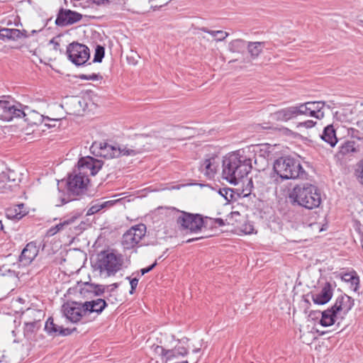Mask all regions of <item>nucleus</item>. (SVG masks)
Segmentation results:
<instances>
[{"mask_svg": "<svg viewBox=\"0 0 363 363\" xmlns=\"http://www.w3.org/2000/svg\"><path fill=\"white\" fill-rule=\"evenodd\" d=\"M223 164L222 178L227 182H238L247 177L252 169V160L243 150L229 153L222 160L216 155L207 156L201 162L199 170L207 179H215Z\"/></svg>", "mask_w": 363, "mask_h": 363, "instance_id": "obj_1", "label": "nucleus"}, {"mask_svg": "<svg viewBox=\"0 0 363 363\" xmlns=\"http://www.w3.org/2000/svg\"><path fill=\"white\" fill-rule=\"evenodd\" d=\"M292 205H298L307 209L318 208L321 203L320 190L311 183H298L289 192Z\"/></svg>", "mask_w": 363, "mask_h": 363, "instance_id": "obj_2", "label": "nucleus"}, {"mask_svg": "<svg viewBox=\"0 0 363 363\" xmlns=\"http://www.w3.org/2000/svg\"><path fill=\"white\" fill-rule=\"evenodd\" d=\"M91 148L96 155L104 158H113L120 155L134 156L142 153L145 150L143 145L138 143L130 147H117L104 142H95L92 144Z\"/></svg>", "mask_w": 363, "mask_h": 363, "instance_id": "obj_3", "label": "nucleus"}, {"mask_svg": "<svg viewBox=\"0 0 363 363\" xmlns=\"http://www.w3.org/2000/svg\"><path fill=\"white\" fill-rule=\"evenodd\" d=\"M103 162L92 157H82L77 167L68 174L67 182H89V177L96 175L101 169Z\"/></svg>", "mask_w": 363, "mask_h": 363, "instance_id": "obj_4", "label": "nucleus"}, {"mask_svg": "<svg viewBox=\"0 0 363 363\" xmlns=\"http://www.w3.org/2000/svg\"><path fill=\"white\" fill-rule=\"evenodd\" d=\"M274 172L282 179H306V172L294 159L282 157L277 159L273 167Z\"/></svg>", "mask_w": 363, "mask_h": 363, "instance_id": "obj_5", "label": "nucleus"}, {"mask_svg": "<svg viewBox=\"0 0 363 363\" xmlns=\"http://www.w3.org/2000/svg\"><path fill=\"white\" fill-rule=\"evenodd\" d=\"M57 206H61L71 201L75 200L78 196L87 194L89 183H57Z\"/></svg>", "mask_w": 363, "mask_h": 363, "instance_id": "obj_6", "label": "nucleus"}, {"mask_svg": "<svg viewBox=\"0 0 363 363\" xmlns=\"http://www.w3.org/2000/svg\"><path fill=\"white\" fill-rule=\"evenodd\" d=\"M121 255L113 251L104 250L98 255L97 267L101 272H106L108 276L115 274L123 265Z\"/></svg>", "mask_w": 363, "mask_h": 363, "instance_id": "obj_7", "label": "nucleus"}, {"mask_svg": "<svg viewBox=\"0 0 363 363\" xmlns=\"http://www.w3.org/2000/svg\"><path fill=\"white\" fill-rule=\"evenodd\" d=\"M21 108V104L13 101L0 100V120L10 121L14 118H25V121L30 123Z\"/></svg>", "mask_w": 363, "mask_h": 363, "instance_id": "obj_8", "label": "nucleus"}, {"mask_svg": "<svg viewBox=\"0 0 363 363\" xmlns=\"http://www.w3.org/2000/svg\"><path fill=\"white\" fill-rule=\"evenodd\" d=\"M146 233V226L138 224L131 227L123 235L122 245L125 250H131L137 247Z\"/></svg>", "mask_w": 363, "mask_h": 363, "instance_id": "obj_9", "label": "nucleus"}, {"mask_svg": "<svg viewBox=\"0 0 363 363\" xmlns=\"http://www.w3.org/2000/svg\"><path fill=\"white\" fill-rule=\"evenodd\" d=\"M155 352L162 357L164 363H189L188 360L179 361L181 357L188 354V350L183 346H176L172 350H166L162 346H156Z\"/></svg>", "mask_w": 363, "mask_h": 363, "instance_id": "obj_10", "label": "nucleus"}, {"mask_svg": "<svg viewBox=\"0 0 363 363\" xmlns=\"http://www.w3.org/2000/svg\"><path fill=\"white\" fill-rule=\"evenodd\" d=\"M325 106V102L318 101H308L306 103L300 104L296 106V116H305L308 117H313L316 119H322L325 113L323 111Z\"/></svg>", "mask_w": 363, "mask_h": 363, "instance_id": "obj_11", "label": "nucleus"}, {"mask_svg": "<svg viewBox=\"0 0 363 363\" xmlns=\"http://www.w3.org/2000/svg\"><path fill=\"white\" fill-rule=\"evenodd\" d=\"M68 58L77 66L84 65L90 57L89 49L84 45L72 43L67 49Z\"/></svg>", "mask_w": 363, "mask_h": 363, "instance_id": "obj_12", "label": "nucleus"}, {"mask_svg": "<svg viewBox=\"0 0 363 363\" xmlns=\"http://www.w3.org/2000/svg\"><path fill=\"white\" fill-rule=\"evenodd\" d=\"M177 223L183 229L189 230L191 232H198L203 226L204 221L199 214H191L182 212L177 218Z\"/></svg>", "mask_w": 363, "mask_h": 363, "instance_id": "obj_13", "label": "nucleus"}, {"mask_svg": "<svg viewBox=\"0 0 363 363\" xmlns=\"http://www.w3.org/2000/svg\"><path fill=\"white\" fill-rule=\"evenodd\" d=\"M62 311L66 318L72 323L79 321L83 315L87 314L84 303L75 301L67 302L63 304Z\"/></svg>", "mask_w": 363, "mask_h": 363, "instance_id": "obj_14", "label": "nucleus"}, {"mask_svg": "<svg viewBox=\"0 0 363 363\" xmlns=\"http://www.w3.org/2000/svg\"><path fill=\"white\" fill-rule=\"evenodd\" d=\"M82 18V14L76 11L61 9L58 12L55 24L58 26H66L79 21Z\"/></svg>", "mask_w": 363, "mask_h": 363, "instance_id": "obj_15", "label": "nucleus"}, {"mask_svg": "<svg viewBox=\"0 0 363 363\" xmlns=\"http://www.w3.org/2000/svg\"><path fill=\"white\" fill-rule=\"evenodd\" d=\"M38 247L35 242H30L28 243L19 256V262L24 266L30 264L38 255Z\"/></svg>", "mask_w": 363, "mask_h": 363, "instance_id": "obj_16", "label": "nucleus"}, {"mask_svg": "<svg viewBox=\"0 0 363 363\" xmlns=\"http://www.w3.org/2000/svg\"><path fill=\"white\" fill-rule=\"evenodd\" d=\"M353 306L354 299L346 294H343L336 298L332 308L337 313L342 312L343 314H346L352 309Z\"/></svg>", "mask_w": 363, "mask_h": 363, "instance_id": "obj_17", "label": "nucleus"}, {"mask_svg": "<svg viewBox=\"0 0 363 363\" xmlns=\"http://www.w3.org/2000/svg\"><path fill=\"white\" fill-rule=\"evenodd\" d=\"M332 296V286L327 282L319 293L312 294V300L315 304L324 305L330 301Z\"/></svg>", "mask_w": 363, "mask_h": 363, "instance_id": "obj_18", "label": "nucleus"}, {"mask_svg": "<svg viewBox=\"0 0 363 363\" xmlns=\"http://www.w3.org/2000/svg\"><path fill=\"white\" fill-rule=\"evenodd\" d=\"M272 119L277 121H288L296 116V106H289L285 108L280 109L271 115Z\"/></svg>", "mask_w": 363, "mask_h": 363, "instance_id": "obj_19", "label": "nucleus"}, {"mask_svg": "<svg viewBox=\"0 0 363 363\" xmlns=\"http://www.w3.org/2000/svg\"><path fill=\"white\" fill-rule=\"evenodd\" d=\"M340 278L343 281L350 285V288L352 291L355 292L357 291L359 286V277L354 270L349 272L341 273Z\"/></svg>", "mask_w": 363, "mask_h": 363, "instance_id": "obj_20", "label": "nucleus"}, {"mask_svg": "<svg viewBox=\"0 0 363 363\" xmlns=\"http://www.w3.org/2000/svg\"><path fill=\"white\" fill-rule=\"evenodd\" d=\"M106 306L107 303L106 301L102 298L84 302L85 310L87 313H96L99 314L104 311Z\"/></svg>", "mask_w": 363, "mask_h": 363, "instance_id": "obj_21", "label": "nucleus"}, {"mask_svg": "<svg viewBox=\"0 0 363 363\" xmlns=\"http://www.w3.org/2000/svg\"><path fill=\"white\" fill-rule=\"evenodd\" d=\"M80 294L85 296L86 293H92L94 295L99 296L106 292V286L104 285H94L85 282L83 287L79 289Z\"/></svg>", "mask_w": 363, "mask_h": 363, "instance_id": "obj_22", "label": "nucleus"}, {"mask_svg": "<svg viewBox=\"0 0 363 363\" xmlns=\"http://www.w3.org/2000/svg\"><path fill=\"white\" fill-rule=\"evenodd\" d=\"M321 138L331 147L335 146L337 143V138L333 125H328L324 128Z\"/></svg>", "mask_w": 363, "mask_h": 363, "instance_id": "obj_23", "label": "nucleus"}, {"mask_svg": "<svg viewBox=\"0 0 363 363\" xmlns=\"http://www.w3.org/2000/svg\"><path fill=\"white\" fill-rule=\"evenodd\" d=\"M337 314V313L332 307L322 312V318L320 320V323L324 327L333 325L335 322Z\"/></svg>", "mask_w": 363, "mask_h": 363, "instance_id": "obj_24", "label": "nucleus"}, {"mask_svg": "<svg viewBox=\"0 0 363 363\" xmlns=\"http://www.w3.org/2000/svg\"><path fill=\"white\" fill-rule=\"evenodd\" d=\"M22 36H26L23 33L15 28H2L0 30V38L5 40H16Z\"/></svg>", "mask_w": 363, "mask_h": 363, "instance_id": "obj_25", "label": "nucleus"}, {"mask_svg": "<svg viewBox=\"0 0 363 363\" xmlns=\"http://www.w3.org/2000/svg\"><path fill=\"white\" fill-rule=\"evenodd\" d=\"M78 217L79 216H72V217H70L69 218L63 220L60 223L50 228L48 232V235H55L57 233L63 230L65 227L74 223L75 222V220L78 218Z\"/></svg>", "mask_w": 363, "mask_h": 363, "instance_id": "obj_26", "label": "nucleus"}, {"mask_svg": "<svg viewBox=\"0 0 363 363\" xmlns=\"http://www.w3.org/2000/svg\"><path fill=\"white\" fill-rule=\"evenodd\" d=\"M40 320H34L31 322L25 323L23 328L24 336L29 339L31 338L34 333L40 328Z\"/></svg>", "mask_w": 363, "mask_h": 363, "instance_id": "obj_27", "label": "nucleus"}, {"mask_svg": "<svg viewBox=\"0 0 363 363\" xmlns=\"http://www.w3.org/2000/svg\"><path fill=\"white\" fill-rule=\"evenodd\" d=\"M24 208L23 203L16 205L13 208L6 209V216L11 219H21L25 215V213H22L21 209Z\"/></svg>", "mask_w": 363, "mask_h": 363, "instance_id": "obj_28", "label": "nucleus"}, {"mask_svg": "<svg viewBox=\"0 0 363 363\" xmlns=\"http://www.w3.org/2000/svg\"><path fill=\"white\" fill-rule=\"evenodd\" d=\"M264 45V43L261 42H250L247 45L248 52L252 57L255 58L262 51Z\"/></svg>", "mask_w": 363, "mask_h": 363, "instance_id": "obj_29", "label": "nucleus"}, {"mask_svg": "<svg viewBox=\"0 0 363 363\" xmlns=\"http://www.w3.org/2000/svg\"><path fill=\"white\" fill-rule=\"evenodd\" d=\"M62 326H60L54 323L52 317H50L45 325V330L49 335H57L59 330Z\"/></svg>", "mask_w": 363, "mask_h": 363, "instance_id": "obj_30", "label": "nucleus"}, {"mask_svg": "<svg viewBox=\"0 0 363 363\" xmlns=\"http://www.w3.org/2000/svg\"><path fill=\"white\" fill-rule=\"evenodd\" d=\"M200 30L210 34L217 41H222L228 36V33L223 30H211L206 28H201Z\"/></svg>", "mask_w": 363, "mask_h": 363, "instance_id": "obj_31", "label": "nucleus"}, {"mask_svg": "<svg viewBox=\"0 0 363 363\" xmlns=\"http://www.w3.org/2000/svg\"><path fill=\"white\" fill-rule=\"evenodd\" d=\"M356 143L354 141H346L345 142L340 149V152L342 155H347L350 152H357Z\"/></svg>", "mask_w": 363, "mask_h": 363, "instance_id": "obj_32", "label": "nucleus"}, {"mask_svg": "<svg viewBox=\"0 0 363 363\" xmlns=\"http://www.w3.org/2000/svg\"><path fill=\"white\" fill-rule=\"evenodd\" d=\"M241 218L242 216L238 211H233L227 216L225 221L228 225L238 226V223L241 222Z\"/></svg>", "mask_w": 363, "mask_h": 363, "instance_id": "obj_33", "label": "nucleus"}, {"mask_svg": "<svg viewBox=\"0 0 363 363\" xmlns=\"http://www.w3.org/2000/svg\"><path fill=\"white\" fill-rule=\"evenodd\" d=\"M252 188L253 183H246V186L245 188H242V189H237L238 195L242 197H247L251 194Z\"/></svg>", "mask_w": 363, "mask_h": 363, "instance_id": "obj_34", "label": "nucleus"}, {"mask_svg": "<svg viewBox=\"0 0 363 363\" xmlns=\"http://www.w3.org/2000/svg\"><path fill=\"white\" fill-rule=\"evenodd\" d=\"M104 56V48L102 46L98 45L96 48L94 62H101Z\"/></svg>", "mask_w": 363, "mask_h": 363, "instance_id": "obj_35", "label": "nucleus"}, {"mask_svg": "<svg viewBox=\"0 0 363 363\" xmlns=\"http://www.w3.org/2000/svg\"><path fill=\"white\" fill-rule=\"evenodd\" d=\"M240 230L246 235H250L254 233L255 228L251 223L247 222L242 225Z\"/></svg>", "mask_w": 363, "mask_h": 363, "instance_id": "obj_36", "label": "nucleus"}, {"mask_svg": "<svg viewBox=\"0 0 363 363\" xmlns=\"http://www.w3.org/2000/svg\"><path fill=\"white\" fill-rule=\"evenodd\" d=\"M102 204L101 203L99 202V203H96L94 205H92L87 211V213H86V215L87 216H91V215H94L96 213H98L99 211H100L101 210L104 209L103 207L101 206Z\"/></svg>", "mask_w": 363, "mask_h": 363, "instance_id": "obj_37", "label": "nucleus"}, {"mask_svg": "<svg viewBox=\"0 0 363 363\" xmlns=\"http://www.w3.org/2000/svg\"><path fill=\"white\" fill-rule=\"evenodd\" d=\"M233 190L228 188L220 189L218 191L219 194L223 196L227 201H230L233 199L232 193Z\"/></svg>", "mask_w": 363, "mask_h": 363, "instance_id": "obj_38", "label": "nucleus"}, {"mask_svg": "<svg viewBox=\"0 0 363 363\" xmlns=\"http://www.w3.org/2000/svg\"><path fill=\"white\" fill-rule=\"evenodd\" d=\"M122 200H123V199H117L109 200L107 201L101 202V204H102L101 206L103 207V208H110V207H112L113 206H114L116 203L121 202Z\"/></svg>", "mask_w": 363, "mask_h": 363, "instance_id": "obj_39", "label": "nucleus"}, {"mask_svg": "<svg viewBox=\"0 0 363 363\" xmlns=\"http://www.w3.org/2000/svg\"><path fill=\"white\" fill-rule=\"evenodd\" d=\"M126 279L130 281V290L129 293L130 294H133L138 284V278L130 279V277H126Z\"/></svg>", "mask_w": 363, "mask_h": 363, "instance_id": "obj_40", "label": "nucleus"}, {"mask_svg": "<svg viewBox=\"0 0 363 363\" xmlns=\"http://www.w3.org/2000/svg\"><path fill=\"white\" fill-rule=\"evenodd\" d=\"M316 124L315 121H313V120H308L304 122L299 123L297 125V127H303L306 128H311Z\"/></svg>", "mask_w": 363, "mask_h": 363, "instance_id": "obj_41", "label": "nucleus"}, {"mask_svg": "<svg viewBox=\"0 0 363 363\" xmlns=\"http://www.w3.org/2000/svg\"><path fill=\"white\" fill-rule=\"evenodd\" d=\"M74 330H76V328L71 330L69 328H64L62 327L60 328L57 335L67 336L71 335Z\"/></svg>", "mask_w": 363, "mask_h": 363, "instance_id": "obj_42", "label": "nucleus"}, {"mask_svg": "<svg viewBox=\"0 0 363 363\" xmlns=\"http://www.w3.org/2000/svg\"><path fill=\"white\" fill-rule=\"evenodd\" d=\"M195 184H199L201 186H205L206 185L203 184L202 183H196V182H194V183H187L186 185H195ZM186 186V184H182V185H177V186H172L171 187L169 188H167L169 190H174V189H179L182 186Z\"/></svg>", "mask_w": 363, "mask_h": 363, "instance_id": "obj_43", "label": "nucleus"}, {"mask_svg": "<svg viewBox=\"0 0 363 363\" xmlns=\"http://www.w3.org/2000/svg\"><path fill=\"white\" fill-rule=\"evenodd\" d=\"M157 264V260L152 264H151L150 266L146 267V268H143V269H140V272H141V275H144L146 273H148L149 272H150L151 270H152L155 266Z\"/></svg>", "mask_w": 363, "mask_h": 363, "instance_id": "obj_44", "label": "nucleus"}, {"mask_svg": "<svg viewBox=\"0 0 363 363\" xmlns=\"http://www.w3.org/2000/svg\"><path fill=\"white\" fill-rule=\"evenodd\" d=\"M80 78L82 79H86V80H96V79H98V75L96 74H89V75L82 74L80 76Z\"/></svg>", "mask_w": 363, "mask_h": 363, "instance_id": "obj_45", "label": "nucleus"}, {"mask_svg": "<svg viewBox=\"0 0 363 363\" xmlns=\"http://www.w3.org/2000/svg\"><path fill=\"white\" fill-rule=\"evenodd\" d=\"M356 172H357V177L361 178L363 180V160L358 165Z\"/></svg>", "mask_w": 363, "mask_h": 363, "instance_id": "obj_46", "label": "nucleus"}, {"mask_svg": "<svg viewBox=\"0 0 363 363\" xmlns=\"http://www.w3.org/2000/svg\"><path fill=\"white\" fill-rule=\"evenodd\" d=\"M118 284L115 283L109 286H106V292H113L118 288Z\"/></svg>", "mask_w": 363, "mask_h": 363, "instance_id": "obj_47", "label": "nucleus"}, {"mask_svg": "<svg viewBox=\"0 0 363 363\" xmlns=\"http://www.w3.org/2000/svg\"><path fill=\"white\" fill-rule=\"evenodd\" d=\"M214 223L218 224L219 226L225 225V223L222 218H215Z\"/></svg>", "mask_w": 363, "mask_h": 363, "instance_id": "obj_48", "label": "nucleus"}, {"mask_svg": "<svg viewBox=\"0 0 363 363\" xmlns=\"http://www.w3.org/2000/svg\"><path fill=\"white\" fill-rule=\"evenodd\" d=\"M90 1L96 5L104 4L108 1V0H90Z\"/></svg>", "mask_w": 363, "mask_h": 363, "instance_id": "obj_49", "label": "nucleus"}, {"mask_svg": "<svg viewBox=\"0 0 363 363\" xmlns=\"http://www.w3.org/2000/svg\"><path fill=\"white\" fill-rule=\"evenodd\" d=\"M250 171H251V169H250ZM250 174V173H248L247 174ZM245 179L247 180L248 182H252V178H251V177H250V178H248V175H247V177H244V179H242L238 180V182L243 181V182H245Z\"/></svg>", "mask_w": 363, "mask_h": 363, "instance_id": "obj_50", "label": "nucleus"}, {"mask_svg": "<svg viewBox=\"0 0 363 363\" xmlns=\"http://www.w3.org/2000/svg\"><path fill=\"white\" fill-rule=\"evenodd\" d=\"M50 43H54L55 44V46H54V49L55 50H57L58 48L60 47V44L57 42H54V40H50Z\"/></svg>", "mask_w": 363, "mask_h": 363, "instance_id": "obj_51", "label": "nucleus"}, {"mask_svg": "<svg viewBox=\"0 0 363 363\" xmlns=\"http://www.w3.org/2000/svg\"><path fill=\"white\" fill-rule=\"evenodd\" d=\"M13 173V172H11V173L7 176L8 179H9L10 182H15V181H16V178H13V177H12V175H11Z\"/></svg>", "mask_w": 363, "mask_h": 363, "instance_id": "obj_52", "label": "nucleus"}, {"mask_svg": "<svg viewBox=\"0 0 363 363\" xmlns=\"http://www.w3.org/2000/svg\"><path fill=\"white\" fill-rule=\"evenodd\" d=\"M201 238H191V239H189L186 242H193V241H196V240H199Z\"/></svg>", "mask_w": 363, "mask_h": 363, "instance_id": "obj_53", "label": "nucleus"}, {"mask_svg": "<svg viewBox=\"0 0 363 363\" xmlns=\"http://www.w3.org/2000/svg\"><path fill=\"white\" fill-rule=\"evenodd\" d=\"M4 189H6L5 186H4L2 188L0 186V193H4L5 192Z\"/></svg>", "mask_w": 363, "mask_h": 363, "instance_id": "obj_54", "label": "nucleus"}, {"mask_svg": "<svg viewBox=\"0 0 363 363\" xmlns=\"http://www.w3.org/2000/svg\"><path fill=\"white\" fill-rule=\"evenodd\" d=\"M201 349L200 348H196V349H194L193 350V352L194 353H199L200 352Z\"/></svg>", "mask_w": 363, "mask_h": 363, "instance_id": "obj_55", "label": "nucleus"}, {"mask_svg": "<svg viewBox=\"0 0 363 363\" xmlns=\"http://www.w3.org/2000/svg\"><path fill=\"white\" fill-rule=\"evenodd\" d=\"M4 229V225L1 222V220H0V230H2Z\"/></svg>", "mask_w": 363, "mask_h": 363, "instance_id": "obj_56", "label": "nucleus"}, {"mask_svg": "<svg viewBox=\"0 0 363 363\" xmlns=\"http://www.w3.org/2000/svg\"><path fill=\"white\" fill-rule=\"evenodd\" d=\"M191 361L193 363H197V362L199 361V358L191 359Z\"/></svg>", "mask_w": 363, "mask_h": 363, "instance_id": "obj_57", "label": "nucleus"}, {"mask_svg": "<svg viewBox=\"0 0 363 363\" xmlns=\"http://www.w3.org/2000/svg\"><path fill=\"white\" fill-rule=\"evenodd\" d=\"M231 184H234V185H235V186H237V185L240 184L241 183H237V182H235V183H231ZM242 184H243L244 183H242Z\"/></svg>", "mask_w": 363, "mask_h": 363, "instance_id": "obj_58", "label": "nucleus"}, {"mask_svg": "<svg viewBox=\"0 0 363 363\" xmlns=\"http://www.w3.org/2000/svg\"><path fill=\"white\" fill-rule=\"evenodd\" d=\"M235 43H242V40H236V41H235Z\"/></svg>", "mask_w": 363, "mask_h": 363, "instance_id": "obj_59", "label": "nucleus"}, {"mask_svg": "<svg viewBox=\"0 0 363 363\" xmlns=\"http://www.w3.org/2000/svg\"><path fill=\"white\" fill-rule=\"evenodd\" d=\"M57 182H64V180H63V179H62V180H57Z\"/></svg>", "mask_w": 363, "mask_h": 363, "instance_id": "obj_60", "label": "nucleus"}, {"mask_svg": "<svg viewBox=\"0 0 363 363\" xmlns=\"http://www.w3.org/2000/svg\"><path fill=\"white\" fill-rule=\"evenodd\" d=\"M3 177H6V174L4 173H3V175H2Z\"/></svg>", "mask_w": 363, "mask_h": 363, "instance_id": "obj_61", "label": "nucleus"}]
</instances>
